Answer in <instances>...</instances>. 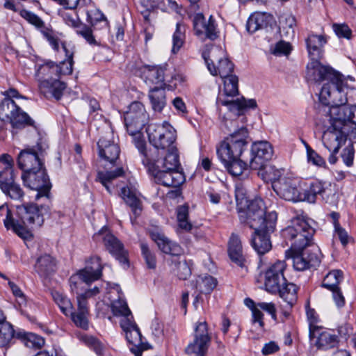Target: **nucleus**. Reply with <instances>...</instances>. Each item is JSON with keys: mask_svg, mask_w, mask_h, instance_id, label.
<instances>
[{"mask_svg": "<svg viewBox=\"0 0 356 356\" xmlns=\"http://www.w3.org/2000/svg\"><path fill=\"white\" fill-rule=\"evenodd\" d=\"M131 136H134V141L135 146L138 149V151L140 152V154L144 156V157L146 159L147 162H148V164L149 165V160L152 159L149 158V156L146 150V143L145 140L141 136L140 131L135 134H131Z\"/></svg>", "mask_w": 356, "mask_h": 356, "instance_id": "61", "label": "nucleus"}, {"mask_svg": "<svg viewBox=\"0 0 356 356\" xmlns=\"http://www.w3.org/2000/svg\"><path fill=\"white\" fill-rule=\"evenodd\" d=\"M353 79L341 76L338 83L332 86V90L328 86L324 87L319 93V100L327 108L333 106H349L346 104L356 105V88L348 85V81Z\"/></svg>", "mask_w": 356, "mask_h": 356, "instance_id": "7", "label": "nucleus"}, {"mask_svg": "<svg viewBox=\"0 0 356 356\" xmlns=\"http://www.w3.org/2000/svg\"><path fill=\"white\" fill-rule=\"evenodd\" d=\"M119 188V196L131 208L135 218H136L140 215L143 209L142 202L138 197V192L137 189L131 184L126 186L120 184Z\"/></svg>", "mask_w": 356, "mask_h": 356, "instance_id": "29", "label": "nucleus"}, {"mask_svg": "<svg viewBox=\"0 0 356 356\" xmlns=\"http://www.w3.org/2000/svg\"><path fill=\"white\" fill-rule=\"evenodd\" d=\"M228 255L231 261L242 268H247V259L243 254L241 240L238 235L232 234L228 243Z\"/></svg>", "mask_w": 356, "mask_h": 356, "instance_id": "30", "label": "nucleus"}, {"mask_svg": "<svg viewBox=\"0 0 356 356\" xmlns=\"http://www.w3.org/2000/svg\"><path fill=\"white\" fill-rule=\"evenodd\" d=\"M332 29L336 35L341 38L350 39L352 36V31L346 24H334Z\"/></svg>", "mask_w": 356, "mask_h": 356, "instance_id": "63", "label": "nucleus"}, {"mask_svg": "<svg viewBox=\"0 0 356 356\" xmlns=\"http://www.w3.org/2000/svg\"><path fill=\"white\" fill-rule=\"evenodd\" d=\"M298 287L295 284L288 282L286 280L285 284L280 286L277 294H279L280 297L286 302L289 307H292L298 300Z\"/></svg>", "mask_w": 356, "mask_h": 356, "instance_id": "37", "label": "nucleus"}, {"mask_svg": "<svg viewBox=\"0 0 356 356\" xmlns=\"http://www.w3.org/2000/svg\"><path fill=\"white\" fill-rule=\"evenodd\" d=\"M51 202L38 206L35 203H26L17 206L19 220L13 217L11 211L4 206L0 207V211L6 212L3 220L4 226L7 229H12L17 235L24 239L31 236L30 229L40 227L44 223V216L49 213Z\"/></svg>", "mask_w": 356, "mask_h": 356, "instance_id": "1", "label": "nucleus"}, {"mask_svg": "<svg viewBox=\"0 0 356 356\" xmlns=\"http://www.w3.org/2000/svg\"><path fill=\"white\" fill-rule=\"evenodd\" d=\"M327 114L330 126L323 132L322 140L325 147L333 153H337L346 140L348 129L342 122Z\"/></svg>", "mask_w": 356, "mask_h": 356, "instance_id": "16", "label": "nucleus"}, {"mask_svg": "<svg viewBox=\"0 0 356 356\" xmlns=\"http://www.w3.org/2000/svg\"><path fill=\"white\" fill-rule=\"evenodd\" d=\"M71 316L72 321L76 325V326L83 329L88 330V312L85 311H74L73 308L71 312H69L68 316Z\"/></svg>", "mask_w": 356, "mask_h": 356, "instance_id": "51", "label": "nucleus"}, {"mask_svg": "<svg viewBox=\"0 0 356 356\" xmlns=\"http://www.w3.org/2000/svg\"><path fill=\"white\" fill-rule=\"evenodd\" d=\"M273 154L271 145L267 141H259L253 143L251 148V159L250 168L252 170L257 171V175L262 178H281L286 177L288 171L283 168L267 165Z\"/></svg>", "mask_w": 356, "mask_h": 356, "instance_id": "6", "label": "nucleus"}, {"mask_svg": "<svg viewBox=\"0 0 356 356\" xmlns=\"http://www.w3.org/2000/svg\"><path fill=\"white\" fill-rule=\"evenodd\" d=\"M211 343V337L209 333L206 321L197 322L194 328L193 340L186 346L187 354L205 356Z\"/></svg>", "mask_w": 356, "mask_h": 356, "instance_id": "20", "label": "nucleus"}, {"mask_svg": "<svg viewBox=\"0 0 356 356\" xmlns=\"http://www.w3.org/2000/svg\"><path fill=\"white\" fill-rule=\"evenodd\" d=\"M120 327L125 332L126 339L130 343H135L140 340L141 334L139 328L134 321L132 314L121 316Z\"/></svg>", "mask_w": 356, "mask_h": 356, "instance_id": "35", "label": "nucleus"}, {"mask_svg": "<svg viewBox=\"0 0 356 356\" xmlns=\"http://www.w3.org/2000/svg\"><path fill=\"white\" fill-rule=\"evenodd\" d=\"M14 161L8 154L0 156V178H14L16 177L13 170Z\"/></svg>", "mask_w": 356, "mask_h": 356, "instance_id": "47", "label": "nucleus"}, {"mask_svg": "<svg viewBox=\"0 0 356 356\" xmlns=\"http://www.w3.org/2000/svg\"><path fill=\"white\" fill-rule=\"evenodd\" d=\"M17 332L13 325L5 319L0 323V348H8L13 343Z\"/></svg>", "mask_w": 356, "mask_h": 356, "instance_id": "38", "label": "nucleus"}, {"mask_svg": "<svg viewBox=\"0 0 356 356\" xmlns=\"http://www.w3.org/2000/svg\"><path fill=\"white\" fill-rule=\"evenodd\" d=\"M165 87H154L149 90V98L150 99L152 108L155 111L161 112L166 104L165 100Z\"/></svg>", "mask_w": 356, "mask_h": 356, "instance_id": "39", "label": "nucleus"}, {"mask_svg": "<svg viewBox=\"0 0 356 356\" xmlns=\"http://www.w3.org/2000/svg\"><path fill=\"white\" fill-rule=\"evenodd\" d=\"M309 336L311 343L322 350L333 348L339 342V337L332 331L324 330L318 326L310 327Z\"/></svg>", "mask_w": 356, "mask_h": 356, "instance_id": "25", "label": "nucleus"}, {"mask_svg": "<svg viewBox=\"0 0 356 356\" xmlns=\"http://www.w3.org/2000/svg\"><path fill=\"white\" fill-rule=\"evenodd\" d=\"M292 50L291 44L280 40L270 48V52L276 56H288Z\"/></svg>", "mask_w": 356, "mask_h": 356, "instance_id": "60", "label": "nucleus"}, {"mask_svg": "<svg viewBox=\"0 0 356 356\" xmlns=\"http://www.w3.org/2000/svg\"><path fill=\"white\" fill-rule=\"evenodd\" d=\"M163 151L166 152V155L161 161V165H159V159H152L155 163H149V165H148L147 170L154 178H160L163 172H179L180 168L177 147L173 145Z\"/></svg>", "mask_w": 356, "mask_h": 356, "instance_id": "19", "label": "nucleus"}, {"mask_svg": "<svg viewBox=\"0 0 356 356\" xmlns=\"http://www.w3.org/2000/svg\"><path fill=\"white\" fill-rule=\"evenodd\" d=\"M55 63L51 60L35 65V78L40 92L44 96L58 99L66 88V84L58 79L54 70Z\"/></svg>", "mask_w": 356, "mask_h": 356, "instance_id": "8", "label": "nucleus"}, {"mask_svg": "<svg viewBox=\"0 0 356 356\" xmlns=\"http://www.w3.org/2000/svg\"><path fill=\"white\" fill-rule=\"evenodd\" d=\"M146 131L149 143L158 150H165L175 145L176 131L167 122L162 124L151 123Z\"/></svg>", "mask_w": 356, "mask_h": 356, "instance_id": "14", "label": "nucleus"}, {"mask_svg": "<svg viewBox=\"0 0 356 356\" xmlns=\"http://www.w3.org/2000/svg\"><path fill=\"white\" fill-rule=\"evenodd\" d=\"M223 163L229 173L233 177L240 176L246 169V163L238 159Z\"/></svg>", "mask_w": 356, "mask_h": 356, "instance_id": "52", "label": "nucleus"}, {"mask_svg": "<svg viewBox=\"0 0 356 356\" xmlns=\"http://www.w3.org/2000/svg\"><path fill=\"white\" fill-rule=\"evenodd\" d=\"M16 338L19 339L24 345L31 348H41L44 344V339L35 334L25 332H17Z\"/></svg>", "mask_w": 356, "mask_h": 356, "instance_id": "44", "label": "nucleus"}, {"mask_svg": "<svg viewBox=\"0 0 356 356\" xmlns=\"http://www.w3.org/2000/svg\"><path fill=\"white\" fill-rule=\"evenodd\" d=\"M52 295L55 302L58 304L62 312L65 316H68L69 312H71L72 309V305L70 300L66 296L58 292H55Z\"/></svg>", "mask_w": 356, "mask_h": 356, "instance_id": "57", "label": "nucleus"}, {"mask_svg": "<svg viewBox=\"0 0 356 356\" xmlns=\"http://www.w3.org/2000/svg\"><path fill=\"white\" fill-rule=\"evenodd\" d=\"M231 132L217 149V154L222 162L238 159L248 145V131L244 124L239 126L238 120H227L225 122Z\"/></svg>", "mask_w": 356, "mask_h": 356, "instance_id": "3", "label": "nucleus"}, {"mask_svg": "<svg viewBox=\"0 0 356 356\" xmlns=\"http://www.w3.org/2000/svg\"><path fill=\"white\" fill-rule=\"evenodd\" d=\"M42 151L41 143L26 148L20 152L17 157V165L22 170L21 178L26 176H35L37 178H45L47 175L46 170L38 157V153Z\"/></svg>", "mask_w": 356, "mask_h": 356, "instance_id": "9", "label": "nucleus"}, {"mask_svg": "<svg viewBox=\"0 0 356 356\" xmlns=\"http://www.w3.org/2000/svg\"><path fill=\"white\" fill-rule=\"evenodd\" d=\"M237 211L241 222L249 225L251 228L259 224H266L267 217L271 213L266 212L264 201L259 197L248 200L247 206Z\"/></svg>", "mask_w": 356, "mask_h": 356, "instance_id": "17", "label": "nucleus"}, {"mask_svg": "<svg viewBox=\"0 0 356 356\" xmlns=\"http://www.w3.org/2000/svg\"><path fill=\"white\" fill-rule=\"evenodd\" d=\"M89 264L83 270H81L76 275L70 278V286L71 291L76 294L81 293L80 289L83 284L89 285L92 282L97 280L102 276L103 266L101 259L98 256H93L90 259Z\"/></svg>", "mask_w": 356, "mask_h": 356, "instance_id": "15", "label": "nucleus"}, {"mask_svg": "<svg viewBox=\"0 0 356 356\" xmlns=\"http://www.w3.org/2000/svg\"><path fill=\"white\" fill-rule=\"evenodd\" d=\"M62 47L65 52L67 60L60 62L59 64L55 63L54 70H56L58 79L61 75L70 74L72 72L73 54L68 51L65 44H62Z\"/></svg>", "mask_w": 356, "mask_h": 356, "instance_id": "46", "label": "nucleus"}, {"mask_svg": "<svg viewBox=\"0 0 356 356\" xmlns=\"http://www.w3.org/2000/svg\"><path fill=\"white\" fill-rule=\"evenodd\" d=\"M325 113L331 115L332 118L338 120L349 129V123L356 124V105L351 106H333L325 108Z\"/></svg>", "mask_w": 356, "mask_h": 356, "instance_id": "31", "label": "nucleus"}, {"mask_svg": "<svg viewBox=\"0 0 356 356\" xmlns=\"http://www.w3.org/2000/svg\"><path fill=\"white\" fill-rule=\"evenodd\" d=\"M286 257L292 259L293 268L298 271L316 267L321 262L316 252H312L305 248L302 250L289 249L286 251Z\"/></svg>", "mask_w": 356, "mask_h": 356, "instance_id": "24", "label": "nucleus"}, {"mask_svg": "<svg viewBox=\"0 0 356 356\" xmlns=\"http://www.w3.org/2000/svg\"><path fill=\"white\" fill-rule=\"evenodd\" d=\"M193 22L195 34L200 39L209 38L213 40L218 38L216 26L212 16L207 21L202 14L198 13L195 15Z\"/></svg>", "mask_w": 356, "mask_h": 356, "instance_id": "27", "label": "nucleus"}, {"mask_svg": "<svg viewBox=\"0 0 356 356\" xmlns=\"http://www.w3.org/2000/svg\"><path fill=\"white\" fill-rule=\"evenodd\" d=\"M327 42L323 35L310 34L306 39V44L312 58H321L323 55V47Z\"/></svg>", "mask_w": 356, "mask_h": 356, "instance_id": "36", "label": "nucleus"}, {"mask_svg": "<svg viewBox=\"0 0 356 356\" xmlns=\"http://www.w3.org/2000/svg\"><path fill=\"white\" fill-rule=\"evenodd\" d=\"M268 16L265 13H255L250 15L246 24V29L250 33H254L267 26Z\"/></svg>", "mask_w": 356, "mask_h": 356, "instance_id": "41", "label": "nucleus"}, {"mask_svg": "<svg viewBox=\"0 0 356 356\" xmlns=\"http://www.w3.org/2000/svg\"><path fill=\"white\" fill-rule=\"evenodd\" d=\"M286 264L284 261H277L264 272V287L268 292L277 294L280 286L285 284L284 275Z\"/></svg>", "mask_w": 356, "mask_h": 356, "instance_id": "22", "label": "nucleus"}, {"mask_svg": "<svg viewBox=\"0 0 356 356\" xmlns=\"http://www.w3.org/2000/svg\"><path fill=\"white\" fill-rule=\"evenodd\" d=\"M23 181L25 186L37 191L35 200L45 197L47 202H51L50 190L52 185L50 179H23Z\"/></svg>", "mask_w": 356, "mask_h": 356, "instance_id": "33", "label": "nucleus"}, {"mask_svg": "<svg viewBox=\"0 0 356 356\" xmlns=\"http://www.w3.org/2000/svg\"><path fill=\"white\" fill-rule=\"evenodd\" d=\"M76 33L79 35L83 38L90 44H98V42L95 40V38L93 35L92 30L86 24H81V25L78 26L77 29L76 30Z\"/></svg>", "mask_w": 356, "mask_h": 356, "instance_id": "59", "label": "nucleus"}, {"mask_svg": "<svg viewBox=\"0 0 356 356\" xmlns=\"http://www.w3.org/2000/svg\"><path fill=\"white\" fill-rule=\"evenodd\" d=\"M296 19L291 15H284L280 19V31L282 37L291 38L294 36Z\"/></svg>", "mask_w": 356, "mask_h": 356, "instance_id": "45", "label": "nucleus"}, {"mask_svg": "<svg viewBox=\"0 0 356 356\" xmlns=\"http://www.w3.org/2000/svg\"><path fill=\"white\" fill-rule=\"evenodd\" d=\"M80 339L87 346L92 349L97 355L102 353L104 348L103 344L96 337L91 335L83 334L81 336Z\"/></svg>", "mask_w": 356, "mask_h": 356, "instance_id": "53", "label": "nucleus"}, {"mask_svg": "<svg viewBox=\"0 0 356 356\" xmlns=\"http://www.w3.org/2000/svg\"><path fill=\"white\" fill-rule=\"evenodd\" d=\"M307 153L309 162H312L314 165L322 166L325 163L324 159L309 145H307Z\"/></svg>", "mask_w": 356, "mask_h": 356, "instance_id": "64", "label": "nucleus"}, {"mask_svg": "<svg viewBox=\"0 0 356 356\" xmlns=\"http://www.w3.org/2000/svg\"><path fill=\"white\" fill-rule=\"evenodd\" d=\"M111 309L113 315L115 316L131 314V310L129 309L127 302L120 298L112 302Z\"/></svg>", "mask_w": 356, "mask_h": 356, "instance_id": "58", "label": "nucleus"}, {"mask_svg": "<svg viewBox=\"0 0 356 356\" xmlns=\"http://www.w3.org/2000/svg\"><path fill=\"white\" fill-rule=\"evenodd\" d=\"M150 237L159 249L165 254L179 256L182 254L181 247L177 243L170 240L165 234L159 232H151Z\"/></svg>", "mask_w": 356, "mask_h": 356, "instance_id": "32", "label": "nucleus"}, {"mask_svg": "<svg viewBox=\"0 0 356 356\" xmlns=\"http://www.w3.org/2000/svg\"><path fill=\"white\" fill-rule=\"evenodd\" d=\"M235 198L237 209L241 210L247 206L248 200L246 197L245 189L241 182L236 183L235 185Z\"/></svg>", "mask_w": 356, "mask_h": 356, "instance_id": "56", "label": "nucleus"}, {"mask_svg": "<svg viewBox=\"0 0 356 356\" xmlns=\"http://www.w3.org/2000/svg\"><path fill=\"white\" fill-rule=\"evenodd\" d=\"M305 186L303 200L305 202L314 203L317 195H320L325 202L330 204L337 200L338 187L328 179H310Z\"/></svg>", "mask_w": 356, "mask_h": 356, "instance_id": "12", "label": "nucleus"}, {"mask_svg": "<svg viewBox=\"0 0 356 356\" xmlns=\"http://www.w3.org/2000/svg\"><path fill=\"white\" fill-rule=\"evenodd\" d=\"M97 146L99 157L106 162L105 169L104 170H98V178H117L129 176L127 167L115 165L120 149L118 145L112 140L111 133L102 137L97 143Z\"/></svg>", "mask_w": 356, "mask_h": 356, "instance_id": "5", "label": "nucleus"}, {"mask_svg": "<svg viewBox=\"0 0 356 356\" xmlns=\"http://www.w3.org/2000/svg\"><path fill=\"white\" fill-rule=\"evenodd\" d=\"M34 268L40 277L47 278L56 270V260L49 254H42L37 259Z\"/></svg>", "mask_w": 356, "mask_h": 356, "instance_id": "34", "label": "nucleus"}, {"mask_svg": "<svg viewBox=\"0 0 356 356\" xmlns=\"http://www.w3.org/2000/svg\"><path fill=\"white\" fill-rule=\"evenodd\" d=\"M277 214L275 211L267 217L266 224H259L254 226V234L251 238V245L259 255H263L271 250L272 245L270 234L275 229Z\"/></svg>", "mask_w": 356, "mask_h": 356, "instance_id": "13", "label": "nucleus"}, {"mask_svg": "<svg viewBox=\"0 0 356 356\" xmlns=\"http://www.w3.org/2000/svg\"><path fill=\"white\" fill-rule=\"evenodd\" d=\"M168 65H144L141 68L142 77L146 83L159 85L165 87V81L168 76Z\"/></svg>", "mask_w": 356, "mask_h": 356, "instance_id": "28", "label": "nucleus"}, {"mask_svg": "<svg viewBox=\"0 0 356 356\" xmlns=\"http://www.w3.org/2000/svg\"><path fill=\"white\" fill-rule=\"evenodd\" d=\"M342 280V271L340 270H333L328 273L324 277L322 282V286L332 291L339 288V284Z\"/></svg>", "mask_w": 356, "mask_h": 356, "instance_id": "49", "label": "nucleus"}, {"mask_svg": "<svg viewBox=\"0 0 356 356\" xmlns=\"http://www.w3.org/2000/svg\"><path fill=\"white\" fill-rule=\"evenodd\" d=\"M316 222L304 214L297 215L291 220V225L282 232L283 236L291 241L290 249H302L310 246L316 232Z\"/></svg>", "mask_w": 356, "mask_h": 356, "instance_id": "4", "label": "nucleus"}, {"mask_svg": "<svg viewBox=\"0 0 356 356\" xmlns=\"http://www.w3.org/2000/svg\"><path fill=\"white\" fill-rule=\"evenodd\" d=\"M273 191L281 198L288 201H304L305 184L307 182L299 181L297 179H269Z\"/></svg>", "mask_w": 356, "mask_h": 356, "instance_id": "18", "label": "nucleus"}, {"mask_svg": "<svg viewBox=\"0 0 356 356\" xmlns=\"http://www.w3.org/2000/svg\"><path fill=\"white\" fill-rule=\"evenodd\" d=\"M102 235L106 250L125 268L129 267V252L123 243L113 234L102 228L98 233Z\"/></svg>", "mask_w": 356, "mask_h": 356, "instance_id": "21", "label": "nucleus"}, {"mask_svg": "<svg viewBox=\"0 0 356 356\" xmlns=\"http://www.w3.org/2000/svg\"><path fill=\"white\" fill-rule=\"evenodd\" d=\"M185 26L179 23L177 24L176 30L172 36V51L176 54L182 47L185 39Z\"/></svg>", "mask_w": 356, "mask_h": 356, "instance_id": "50", "label": "nucleus"}, {"mask_svg": "<svg viewBox=\"0 0 356 356\" xmlns=\"http://www.w3.org/2000/svg\"><path fill=\"white\" fill-rule=\"evenodd\" d=\"M235 96L236 95L233 97H228L223 91V93L220 94L217 99V104L227 106L231 112L236 113L238 116L243 115V111L246 108H255L257 106V102L254 99H251L246 100L243 97L233 99ZM237 119L238 120V122L241 121L243 124H244L245 120V117H238L236 120Z\"/></svg>", "mask_w": 356, "mask_h": 356, "instance_id": "26", "label": "nucleus"}, {"mask_svg": "<svg viewBox=\"0 0 356 356\" xmlns=\"http://www.w3.org/2000/svg\"><path fill=\"white\" fill-rule=\"evenodd\" d=\"M192 284L200 293L209 294L216 286L217 281L212 276L207 275L198 276Z\"/></svg>", "mask_w": 356, "mask_h": 356, "instance_id": "40", "label": "nucleus"}, {"mask_svg": "<svg viewBox=\"0 0 356 356\" xmlns=\"http://www.w3.org/2000/svg\"><path fill=\"white\" fill-rule=\"evenodd\" d=\"M80 339L87 346L92 349L97 355L102 353L104 348L103 344L96 337L91 335L83 334L81 336Z\"/></svg>", "mask_w": 356, "mask_h": 356, "instance_id": "54", "label": "nucleus"}, {"mask_svg": "<svg viewBox=\"0 0 356 356\" xmlns=\"http://www.w3.org/2000/svg\"><path fill=\"white\" fill-rule=\"evenodd\" d=\"M0 120L9 122L16 131L34 125L30 116L10 98H4L0 102Z\"/></svg>", "mask_w": 356, "mask_h": 356, "instance_id": "11", "label": "nucleus"}, {"mask_svg": "<svg viewBox=\"0 0 356 356\" xmlns=\"http://www.w3.org/2000/svg\"><path fill=\"white\" fill-rule=\"evenodd\" d=\"M0 188L2 191L13 200H20L24 192L14 179H0Z\"/></svg>", "mask_w": 356, "mask_h": 356, "instance_id": "42", "label": "nucleus"}, {"mask_svg": "<svg viewBox=\"0 0 356 356\" xmlns=\"http://www.w3.org/2000/svg\"><path fill=\"white\" fill-rule=\"evenodd\" d=\"M20 15L30 24L38 28H42L44 26L43 21L32 12L26 10H20Z\"/></svg>", "mask_w": 356, "mask_h": 356, "instance_id": "62", "label": "nucleus"}, {"mask_svg": "<svg viewBox=\"0 0 356 356\" xmlns=\"http://www.w3.org/2000/svg\"><path fill=\"white\" fill-rule=\"evenodd\" d=\"M141 254L145 261L147 267L150 269H154L156 266V256L149 248L146 243L142 242L140 245Z\"/></svg>", "mask_w": 356, "mask_h": 356, "instance_id": "55", "label": "nucleus"}, {"mask_svg": "<svg viewBox=\"0 0 356 356\" xmlns=\"http://www.w3.org/2000/svg\"><path fill=\"white\" fill-rule=\"evenodd\" d=\"M85 12L87 15V22L93 27L98 24H101V28H106L108 26V22L104 14L93 5H90L86 8Z\"/></svg>", "mask_w": 356, "mask_h": 356, "instance_id": "43", "label": "nucleus"}, {"mask_svg": "<svg viewBox=\"0 0 356 356\" xmlns=\"http://www.w3.org/2000/svg\"><path fill=\"white\" fill-rule=\"evenodd\" d=\"M318 59L312 58L311 62L307 64L306 79L308 82L312 83L319 84L323 82L320 91L321 93L325 86H328L332 90V86L338 83L342 75L332 67L322 65Z\"/></svg>", "mask_w": 356, "mask_h": 356, "instance_id": "10", "label": "nucleus"}, {"mask_svg": "<svg viewBox=\"0 0 356 356\" xmlns=\"http://www.w3.org/2000/svg\"><path fill=\"white\" fill-rule=\"evenodd\" d=\"M177 220L180 229L189 232L192 229V224L188 220L189 207L187 204L178 206L176 209Z\"/></svg>", "mask_w": 356, "mask_h": 356, "instance_id": "48", "label": "nucleus"}, {"mask_svg": "<svg viewBox=\"0 0 356 356\" xmlns=\"http://www.w3.org/2000/svg\"><path fill=\"white\" fill-rule=\"evenodd\" d=\"M147 121L144 106L139 102H133L124 115V122L129 134H135L142 130Z\"/></svg>", "mask_w": 356, "mask_h": 356, "instance_id": "23", "label": "nucleus"}, {"mask_svg": "<svg viewBox=\"0 0 356 356\" xmlns=\"http://www.w3.org/2000/svg\"><path fill=\"white\" fill-rule=\"evenodd\" d=\"M210 73L219 75L223 81L224 92L227 96L233 97L238 94V77L233 74L234 65L225 57V51L219 47H212L208 57L203 54Z\"/></svg>", "mask_w": 356, "mask_h": 356, "instance_id": "2", "label": "nucleus"}]
</instances>
